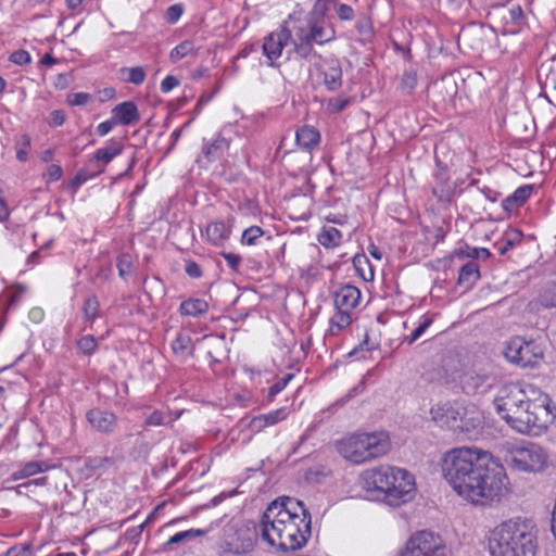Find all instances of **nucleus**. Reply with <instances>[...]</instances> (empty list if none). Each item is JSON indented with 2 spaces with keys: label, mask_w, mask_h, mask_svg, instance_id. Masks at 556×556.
<instances>
[{
  "label": "nucleus",
  "mask_w": 556,
  "mask_h": 556,
  "mask_svg": "<svg viewBox=\"0 0 556 556\" xmlns=\"http://www.w3.org/2000/svg\"><path fill=\"white\" fill-rule=\"evenodd\" d=\"M352 102L350 97L339 96L337 98H331L327 102V110L331 114H338L345 110Z\"/></svg>",
  "instance_id": "nucleus-38"
},
{
  "label": "nucleus",
  "mask_w": 556,
  "mask_h": 556,
  "mask_svg": "<svg viewBox=\"0 0 556 556\" xmlns=\"http://www.w3.org/2000/svg\"><path fill=\"white\" fill-rule=\"evenodd\" d=\"M362 482L365 490L375 492L390 507H400L410 502L416 494L414 476L394 466L367 469L362 475Z\"/></svg>",
  "instance_id": "nucleus-3"
},
{
  "label": "nucleus",
  "mask_w": 556,
  "mask_h": 556,
  "mask_svg": "<svg viewBox=\"0 0 556 556\" xmlns=\"http://www.w3.org/2000/svg\"><path fill=\"white\" fill-rule=\"evenodd\" d=\"M533 185H523L518 187L513 194L508 195L503 201L504 210L511 212L515 208L521 206L532 194Z\"/></svg>",
  "instance_id": "nucleus-25"
},
{
  "label": "nucleus",
  "mask_w": 556,
  "mask_h": 556,
  "mask_svg": "<svg viewBox=\"0 0 556 556\" xmlns=\"http://www.w3.org/2000/svg\"><path fill=\"white\" fill-rule=\"evenodd\" d=\"M433 421L441 428L446 427L454 430L457 427V419L459 415L464 414V405L458 402L454 403H440L434 405L431 410Z\"/></svg>",
  "instance_id": "nucleus-15"
},
{
  "label": "nucleus",
  "mask_w": 556,
  "mask_h": 556,
  "mask_svg": "<svg viewBox=\"0 0 556 556\" xmlns=\"http://www.w3.org/2000/svg\"><path fill=\"white\" fill-rule=\"evenodd\" d=\"M220 255L226 261L229 268H231L235 271L239 270V267L242 262V258L240 255L231 253V252H222Z\"/></svg>",
  "instance_id": "nucleus-50"
},
{
  "label": "nucleus",
  "mask_w": 556,
  "mask_h": 556,
  "mask_svg": "<svg viewBox=\"0 0 556 556\" xmlns=\"http://www.w3.org/2000/svg\"><path fill=\"white\" fill-rule=\"evenodd\" d=\"M491 556H535L538 535L532 520L514 518L498 525L489 540Z\"/></svg>",
  "instance_id": "nucleus-5"
},
{
  "label": "nucleus",
  "mask_w": 556,
  "mask_h": 556,
  "mask_svg": "<svg viewBox=\"0 0 556 556\" xmlns=\"http://www.w3.org/2000/svg\"><path fill=\"white\" fill-rule=\"evenodd\" d=\"M116 266L118 269V275L123 279H125L131 273V269H132V261H131L130 255H128V254L121 255L117 260Z\"/></svg>",
  "instance_id": "nucleus-45"
},
{
  "label": "nucleus",
  "mask_w": 556,
  "mask_h": 556,
  "mask_svg": "<svg viewBox=\"0 0 556 556\" xmlns=\"http://www.w3.org/2000/svg\"><path fill=\"white\" fill-rule=\"evenodd\" d=\"M180 81L177 77L173 75H167L161 83L160 89L163 93H168L174 88L179 86Z\"/></svg>",
  "instance_id": "nucleus-53"
},
{
  "label": "nucleus",
  "mask_w": 556,
  "mask_h": 556,
  "mask_svg": "<svg viewBox=\"0 0 556 556\" xmlns=\"http://www.w3.org/2000/svg\"><path fill=\"white\" fill-rule=\"evenodd\" d=\"M506 358L522 367H534L543 358V349L534 341L516 337L508 342Z\"/></svg>",
  "instance_id": "nucleus-12"
},
{
  "label": "nucleus",
  "mask_w": 556,
  "mask_h": 556,
  "mask_svg": "<svg viewBox=\"0 0 556 556\" xmlns=\"http://www.w3.org/2000/svg\"><path fill=\"white\" fill-rule=\"evenodd\" d=\"M231 227V224L224 220H213L205 228L206 238L212 244L223 247L230 237Z\"/></svg>",
  "instance_id": "nucleus-20"
},
{
  "label": "nucleus",
  "mask_w": 556,
  "mask_h": 556,
  "mask_svg": "<svg viewBox=\"0 0 556 556\" xmlns=\"http://www.w3.org/2000/svg\"><path fill=\"white\" fill-rule=\"evenodd\" d=\"M86 419L93 430L104 434L113 433L117 425V416L114 413L100 408L88 410Z\"/></svg>",
  "instance_id": "nucleus-16"
},
{
  "label": "nucleus",
  "mask_w": 556,
  "mask_h": 556,
  "mask_svg": "<svg viewBox=\"0 0 556 556\" xmlns=\"http://www.w3.org/2000/svg\"><path fill=\"white\" fill-rule=\"evenodd\" d=\"M191 346V338L186 334H178L172 342V350L176 355H185Z\"/></svg>",
  "instance_id": "nucleus-40"
},
{
  "label": "nucleus",
  "mask_w": 556,
  "mask_h": 556,
  "mask_svg": "<svg viewBox=\"0 0 556 556\" xmlns=\"http://www.w3.org/2000/svg\"><path fill=\"white\" fill-rule=\"evenodd\" d=\"M100 303L96 295H89L85 299L83 312L86 321L93 323L99 317Z\"/></svg>",
  "instance_id": "nucleus-35"
},
{
  "label": "nucleus",
  "mask_w": 556,
  "mask_h": 556,
  "mask_svg": "<svg viewBox=\"0 0 556 556\" xmlns=\"http://www.w3.org/2000/svg\"><path fill=\"white\" fill-rule=\"evenodd\" d=\"M98 343L93 336H84L77 342V348L87 355L92 354L97 350Z\"/></svg>",
  "instance_id": "nucleus-44"
},
{
  "label": "nucleus",
  "mask_w": 556,
  "mask_h": 556,
  "mask_svg": "<svg viewBox=\"0 0 556 556\" xmlns=\"http://www.w3.org/2000/svg\"><path fill=\"white\" fill-rule=\"evenodd\" d=\"M122 72L128 74V77L126 78V80L128 83L137 85V86L141 85L144 81L146 76H147L144 68L141 66L125 67V68H122Z\"/></svg>",
  "instance_id": "nucleus-41"
},
{
  "label": "nucleus",
  "mask_w": 556,
  "mask_h": 556,
  "mask_svg": "<svg viewBox=\"0 0 556 556\" xmlns=\"http://www.w3.org/2000/svg\"><path fill=\"white\" fill-rule=\"evenodd\" d=\"M361 290L352 285H343L333 293V301L336 309L352 311L361 302Z\"/></svg>",
  "instance_id": "nucleus-17"
},
{
  "label": "nucleus",
  "mask_w": 556,
  "mask_h": 556,
  "mask_svg": "<svg viewBox=\"0 0 556 556\" xmlns=\"http://www.w3.org/2000/svg\"><path fill=\"white\" fill-rule=\"evenodd\" d=\"M229 148V141L219 132L212 142H204L202 154L207 161H216L223 156Z\"/></svg>",
  "instance_id": "nucleus-23"
},
{
  "label": "nucleus",
  "mask_w": 556,
  "mask_h": 556,
  "mask_svg": "<svg viewBox=\"0 0 556 556\" xmlns=\"http://www.w3.org/2000/svg\"><path fill=\"white\" fill-rule=\"evenodd\" d=\"M290 38L291 30L286 26H281L278 30L270 33L264 38L262 49L269 66H274V62L282 55V50L290 41Z\"/></svg>",
  "instance_id": "nucleus-14"
},
{
  "label": "nucleus",
  "mask_w": 556,
  "mask_h": 556,
  "mask_svg": "<svg viewBox=\"0 0 556 556\" xmlns=\"http://www.w3.org/2000/svg\"><path fill=\"white\" fill-rule=\"evenodd\" d=\"M444 479L463 498L476 505L500 502L507 491L504 467L478 447H456L442 458Z\"/></svg>",
  "instance_id": "nucleus-1"
},
{
  "label": "nucleus",
  "mask_w": 556,
  "mask_h": 556,
  "mask_svg": "<svg viewBox=\"0 0 556 556\" xmlns=\"http://www.w3.org/2000/svg\"><path fill=\"white\" fill-rule=\"evenodd\" d=\"M337 14L342 21H352L354 18V10L345 3H340L337 7Z\"/></svg>",
  "instance_id": "nucleus-55"
},
{
  "label": "nucleus",
  "mask_w": 556,
  "mask_h": 556,
  "mask_svg": "<svg viewBox=\"0 0 556 556\" xmlns=\"http://www.w3.org/2000/svg\"><path fill=\"white\" fill-rule=\"evenodd\" d=\"M342 233L334 227L325 228L318 236V241L325 248H334L341 243Z\"/></svg>",
  "instance_id": "nucleus-33"
},
{
  "label": "nucleus",
  "mask_w": 556,
  "mask_h": 556,
  "mask_svg": "<svg viewBox=\"0 0 556 556\" xmlns=\"http://www.w3.org/2000/svg\"><path fill=\"white\" fill-rule=\"evenodd\" d=\"M113 118L122 125L136 124L140 119L137 105L132 101H125L112 110Z\"/></svg>",
  "instance_id": "nucleus-21"
},
{
  "label": "nucleus",
  "mask_w": 556,
  "mask_h": 556,
  "mask_svg": "<svg viewBox=\"0 0 556 556\" xmlns=\"http://www.w3.org/2000/svg\"><path fill=\"white\" fill-rule=\"evenodd\" d=\"M123 151V144L118 141L111 140L105 147L98 149L94 153L93 163L97 168H103L115 156Z\"/></svg>",
  "instance_id": "nucleus-22"
},
{
  "label": "nucleus",
  "mask_w": 556,
  "mask_h": 556,
  "mask_svg": "<svg viewBox=\"0 0 556 556\" xmlns=\"http://www.w3.org/2000/svg\"><path fill=\"white\" fill-rule=\"evenodd\" d=\"M31 58L30 54L25 50H17L14 51L10 55V61L17 65H25L30 62Z\"/></svg>",
  "instance_id": "nucleus-52"
},
{
  "label": "nucleus",
  "mask_w": 556,
  "mask_h": 556,
  "mask_svg": "<svg viewBox=\"0 0 556 556\" xmlns=\"http://www.w3.org/2000/svg\"><path fill=\"white\" fill-rule=\"evenodd\" d=\"M195 50L194 42L191 40H185L177 45L169 53V59L173 63H177L184 58L193 54Z\"/></svg>",
  "instance_id": "nucleus-34"
},
{
  "label": "nucleus",
  "mask_w": 556,
  "mask_h": 556,
  "mask_svg": "<svg viewBox=\"0 0 556 556\" xmlns=\"http://www.w3.org/2000/svg\"><path fill=\"white\" fill-rule=\"evenodd\" d=\"M294 377L293 374H287L285 377L279 379L277 382H275L270 388L268 392V400L273 401L274 397L280 393L289 383L290 380H292Z\"/></svg>",
  "instance_id": "nucleus-47"
},
{
  "label": "nucleus",
  "mask_w": 556,
  "mask_h": 556,
  "mask_svg": "<svg viewBox=\"0 0 556 556\" xmlns=\"http://www.w3.org/2000/svg\"><path fill=\"white\" fill-rule=\"evenodd\" d=\"M332 0H316L313 9L303 21H299L291 30L290 42L292 49L288 54L312 61L318 56L314 43L324 45L336 38L334 28L327 22L326 13Z\"/></svg>",
  "instance_id": "nucleus-4"
},
{
  "label": "nucleus",
  "mask_w": 556,
  "mask_h": 556,
  "mask_svg": "<svg viewBox=\"0 0 556 556\" xmlns=\"http://www.w3.org/2000/svg\"><path fill=\"white\" fill-rule=\"evenodd\" d=\"M341 456L354 464H363L386 455L390 450V439L386 432L354 433L337 443Z\"/></svg>",
  "instance_id": "nucleus-6"
},
{
  "label": "nucleus",
  "mask_w": 556,
  "mask_h": 556,
  "mask_svg": "<svg viewBox=\"0 0 556 556\" xmlns=\"http://www.w3.org/2000/svg\"><path fill=\"white\" fill-rule=\"evenodd\" d=\"M396 556H450V549L440 534L421 530L409 536Z\"/></svg>",
  "instance_id": "nucleus-8"
},
{
  "label": "nucleus",
  "mask_w": 556,
  "mask_h": 556,
  "mask_svg": "<svg viewBox=\"0 0 556 556\" xmlns=\"http://www.w3.org/2000/svg\"><path fill=\"white\" fill-rule=\"evenodd\" d=\"M103 172V168H97L94 172H89L88 169H80L77 172L73 179V185L80 186L85 182H87L92 177H96L97 175L101 174Z\"/></svg>",
  "instance_id": "nucleus-48"
},
{
  "label": "nucleus",
  "mask_w": 556,
  "mask_h": 556,
  "mask_svg": "<svg viewBox=\"0 0 556 556\" xmlns=\"http://www.w3.org/2000/svg\"><path fill=\"white\" fill-rule=\"evenodd\" d=\"M417 85L416 74L413 72H405L402 77V86L409 91L414 90Z\"/></svg>",
  "instance_id": "nucleus-59"
},
{
  "label": "nucleus",
  "mask_w": 556,
  "mask_h": 556,
  "mask_svg": "<svg viewBox=\"0 0 556 556\" xmlns=\"http://www.w3.org/2000/svg\"><path fill=\"white\" fill-rule=\"evenodd\" d=\"M455 254L458 258H471V260H476V258H480V257H483V258H488L491 253L488 249L485 248H472V247H469V245H466L465 248H459L455 251Z\"/></svg>",
  "instance_id": "nucleus-36"
},
{
  "label": "nucleus",
  "mask_w": 556,
  "mask_h": 556,
  "mask_svg": "<svg viewBox=\"0 0 556 556\" xmlns=\"http://www.w3.org/2000/svg\"><path fill=\"white\" fill-rule=\"evenodd\" d=\"M480 278L479 266L475 261H469L460 268L457 283L470 288Z\"/></svg>",
  "instance_id": "nucleus-30"
},
{
  "label": "nucleus",
  "mask_w": 556,
  "mask_h": 556,
  "mask_svg": "<svg viewBox=\"0 0 556 556\" xmlns=\"http://www.w3.org/2000/svg\"><path fill=\"white\" fill-rule=\"evenodd\" d=\"M376 349V345L375 344H370L369 343V338H368V333L365 334V339L359 343L358 346L354 348L350 353L349 355L350 356H353V355H357L359 352H369V351H372Z\"/></svg>",
  "instance_id": "nucleus-57"
},
{
  "label": "nucleus",
  "mask_w": 556,
  "mask_h": 556,
  "mask_svg": "<svg viewBox=\"0 0 556 556\" xmlns=\"http://www.w3.org/2000/svg\"><path fill=\"white\" fill-rule=\"evenodd\" d=\"M205 533L206 531L202 529H189L186 531L177 532L166 541V543L164 544V548L170 547L172 545L176 544L187 543L198 536L205 535Z\"/></svg>",
  "instance_id": "nucleus-32"
},
{
  "label": "nucleus",
  "mask_w": 556,
  "mask_h": 556,
  "mask_svg": "<svg viewBox=\"0 0 556 556\" xmlns=\"http://www.w3.org/2000/svg\"><path fill=\"white\" fill-rule=\"evenodd\" d=\"M16 148V159L21 162H25L28 156V151L30 149V137L26 134L22 135L15 144Z\"/></svg>",
  "instance_id": "nucleus-42"
},
{
  "label": "nucleus",
  "mask_w": 556,
  "mask_h": 556,
  "mask_svg": "<svg viewBox=\"0 0 556 556\" xmlns=\"http://www.w3.org/2000/svg\"><path fill=\"white\" fill-rule=\"evenodd\" d=\"M90 99V96L85 92L73 93L68 97V103L72 105H85Z\"/></svg>",
  "instance_id": "nucleus-60"
},
{
  "label": "nucleus",
  "mask_w": 556,
  "mask_h": 556,
  "mask_svg": "<svg viewBox=\"0 0 556 556\" xmlns=\"http://www.w3.org/2000/svg\"><path fill=\"white\" fill-rule=\"evenodd\" d=\"M261 538L281 551L305 546L311 534V514L301 501L281 496L265 509L260 522Z\"/></svg>",
  "instance_id": "nucleus-2"
},
{
  "label": "nucleus",
  "mask_w": 556,
  "mask_h": 556,
  "mask_svg": "<svg viewBox=\"0 0 556 556\" xmlns=\"http://www.w3.org/2000/svg\"><path fill=\"white\" fill-rule=\"evenodd\" d=\"M523 18V11L520 5H515L507 10V15L504 16L506 22L518 25Z\"/></svg>",
  "instance_id": "nucleus-49"
},
{
  "label": "nucleus",
  "mask_w": 556,
  "mask_h": 556,
  "mask_svg": "<svg viewBox=\"0 0 556 556\" xmlns=\"http://www.w3.org/2000/svg\"><path fill=\"white\" fill-rule=\"evenodd\" d=\"M522 241V233L518 229H511L505 233L504 238L501 241H497L494 244V248L501 255H505L507 252L513 250L516 245L520 244Z\"/></svg>",
  "instance_id": "nucleus-31"
},
{
  "label": "nucleus",
  "mask_w": 556,
  "mask_h": 556,
  "mask_svg": "<svg viewBox=\"0 0 556 556\" xmlns=\"http://www.w3.org/2000/svg\"><path fill=\"white\" fill-rule=\"evenodd\" d=\"M353 321L352 311L336 309V313L329 320L328 332L331 336H337L342 330L346 329Z\"/></svg>",
  "instance_id": "nucleus-27"
},
{
  "label": "nucleus",
  "mask_w": 556,
  "mask_h": 556,
  "mask_svg": "<svg viewBox=\"0 0 556 556\" xmlns=\"http://www.w3.org/2000/svg\"><path fill=\"white\" fill-rule=\"evenodd\" d=\"M496 377L485 370H467L459 379L463 391L468 395H483L496 384Z\"/></svg>",
  "instance_id": "nucleus-13"
},
{
  "label": "nucleus",
  "mask_w": 556,
  "mask_h": 556,
  "mask_svg": "<svg viewBox=\"0 0 556 556\" xmlns=\"http://www.w3.org/2000/svg\"><path fill=\"white\" fill-rule=\"evenodd\" d=\"M555 287L556 285L551 287L542 296L543 304L546 307H556V291L554 290Z\"/></svg>",
  "instance_id": "nucleus-58"
},
{
  "label": "nucleus",
  "mask_w": 556,
  "mask_h": 556,
  "mask_svg": "<svg viewBox=\"0 0 556 556\" xmlns=\"http://www.w3.org/2000/svg\"><path fill=\"white\" fill-rule=\"evenodd\" d=\"M184 8L181 4L176 3L167 8L166 17L172 24L176 23L182 15Z\"/></svg>",
  "instance_id": "nucleus-51"
},
{
  "label": "nucleus",
  "mask_w": 556,
  "mask_h": 556,
  "mask_svg": "<svg viewBox=\"0 0 556 556\" xmlns=\"http://www.w3.org/2000/svg\"><path fill=\"white\" fill-rule=\"evenodd\" d=\"M455 187L451 182L446 167L437 165L433 174L432 192L440 201H448L454 194Z\"/></svg>",
  "instance_id": "nucleus-18"
},
{
  "label": "nucleus",
  "mask_w": 556,
  "mask_h": 556,
  "mask_svg": "<svg viewBox=\"0 0 556 556\" xmlns=\"http://www.w3.org/2000/svg\"><path fill=\"white\" fill-rule=\"evenodd\" d=\"M116 124L117 123L113 117L111 119L104 121L98 125L97 132L99 136L103 137L108 135Z\"/></svg>",
  "instance_id": "nucleus-61"
},
{
  "label": "nucleus",
  "mask_w": 556,
  "mask_h": 556,
  "mask_svg": "<svg viewBox=\"0 0 556 556\" xmlns=\"http://www.w3.org/2000/svg\"><path fill=\"white\" fill-rule=\"evenodd\" d=\"M432 318L425 317L424 320L419 324V326L406 338V342L410 345L416 342L425 331L431 326Z\"/></svg>",
  "instance_id": "nucleus-46"
},
{
  "label": "nucleus",
  "mask_w": 556,
  "mask_h": 556,
  "mask_svg": "<svg viewBox=\"0 0 556 556\" xmlns=\"http://www.w3.org/2000/svg\"><path fill=\"white\" fill-rule=\"evenodd\" d=\"M170 421L169 414L163 410H153L149 416H147L143 427L150 428V427H159L167 425Z\"/></svg>",
  "instance_id": "nucleus-37"
},
{
  "label": "nucleus",
  "mask_w": 556,
  "mask_h": 556,
  "mask_svg": "<svg viewBox=\"0 0 556 556\" xmlns=\"http://www.w3.org/2000/svg\"><path fill=\"white\" fill-rule=\"evenodd\" d=\"M356 28L364 38L368 39L372 35V27L370 21L367 18H361L356 23Z\"/></svg>",
  "instance_id": "nucleus-54"
},
{
  "label": "nucleus",
  "mask_w": 556,
  "mask_h": 556,
  "mask_svg": "<svg viewBox=\"0 0 556 556\" xmlns=\"http://www.w3.org/2000/svg\"><path fill=\"white\" fill-rule=\"evenodd\" d=\"M287 416H288V410L285 407H281V408H278V409H275L267 414L262 415L263 420L265 421V425L267 427L274 426V425L278 424L279 421L285 420L287 418Z\"/></svg>",
  "instance_id": "nucleus-43"
},
{
  "label": "nucleus",
  "mask_w": 556,
  "mask_h": 556,
  "mask_svg": "<svg viewBox=\"0 0 556 556\" xmlns=\"http://www.w3.org/2000/svg\"><path fill=\"white\" fill-rule=\"evenodd\" d=\"M50 469V466L41 460H30L28 463H25L23 466H21L18 469L13 471L12 473V480L18 481L22 479L29 478L31 476H35L40 472H45Z\"/></svg>",
  "instance_id": "nucleus-26"
},
{
  "label": "nucleus",
  "mask_w": 556,
  "mask_h": 556,
  "mask_svg": "<svg viewBox=\"0 0 556 556\" xmlns=\"http://www.w3.org/2000/svg\"><path fill=\"white\" fill-rule=\"evenodd\" d=\"M28 317L31 321L39 324L45 317V312L40 307H33L28 313Z\"/></svg>",
  "instance_id": "nucleus-64"
},
{
  "label": "nucleus",
  "mask_w": 556,
  "mask_h": 556,
  "mask_svg": "<svg viewBox=\"0 0 556 556\" xmlns=\"http://www.w3.org/2000/svg\"><path fill=\"white\" fill-rule=\"evenodd\" d=\"M208 311V304L203 299H188L181 302L179 313L182 316L199 317Z\"/></svg>",
  "instance_id": "nucleus-29"
},
{
  "label": "nucleus",
  "mask_w": 556,
  "mask_h": 556,
  "mask_svg": "<svg viewBox=\"0 0 556 556\" xmlns=\"http://www.w3.org/2000/svg\"><path fill=\"white\" fill-rule=\"evenodd\" d=\"M264 235V231L258 226H251L243 230L241 236V243L244 245H255L256 240Z\"/></svg>",
  "instance_id": "nucleus-39"
},
{
  "label": "nucleus",
  "mask_w": 556,
  "mask_h": 556,
  "mask_svg": "<svg viewBox=\"0 0 556 556\" xmlns=\"http://www.w3.org/2000/svg\"><path fill=\"white\" fill-rule=\"evenodd\" d=\"M459 417L456 422L457 427L453 430V432L458 434L464 433L470 437L472 432L480 428L482 422L481 414L475 406L467 407L464 405V414H460Z\"/></svg>",
  "instance_id": "nucleus-19"
},
{
  "label": "nucleus",
  "mask_w": 556,
  "mask_h": 556,
  "mask_svg": "<svg viewBox=\"0 0 556 556\" xmlns=\"http://www.w3.org/2000/svg\"><path fill=\"white\" fill-rule=\"evenodd\" d=\"M258 531L254 525H243L225 535L218 556H247L255 546Z\"/></svg>",
  "instance_id": "nucleus-10"
},
{
  "label": "nucleus",
  "mask_w": 556,
  "mask_h": 556,
  "mask_svg": "<svg viewBox=\"0 0 556 556\" xmlns=\"http://www.w3.org/2000/svg\"><path fill=\"white\" fill-rule=\"evenodd\" d=\"M267 426L265 425L262 415L253 417L249 424V428L253 432H261Z\"/></svg>",
  "instance_id": "nucleus-62"
},
{
  "label": "nucleus",
  "mask_w": 556,
  "mask_h": 556,
  "mask_svg": "<svg viewBox=\"0 0 556 556\" xmlns=\"http://www.w3.org/2000/svg\"><path fill=\"white\" fill-rule=\"evenodd\" d=\"M505 462L517 471L539 472L547 463V453L534 443L515 445L508 450Z\"/></svg>",
  "instance_id": "nucleus-7"
},
{
  "label": "nucleus",
  "mask_w": 556,
  "mask_h": 556,
  "mask_svg": "<svg viewBox=\"0 0 556 556\" xmlns=\"http://www.w3.org/2000/svg\"><path fill=\"white\" fill-rule=\"evenodd\" d=\"M323 75L324 85L329 91H336L342 86V68L338 60H331Z\"/></svg>",
  "instance_id": "nucleus-24"
},
{
  "label": "nucleus",
  "mask_w": 556,
  "mask_h": 556,
  "mask_svg": "<svg viewBox=\"0 0 556 556\" xmlns=\"http://www.w3.org/2000/svg\"><path fill=\"white\" fill-rule=\"evenodd\" d=\"M514 418L515 422L511 425V428L519 433L529 435L541 434L552 420L546 406L530 400Z\"/></svg>",
  "instance_id": "nucleus-9"
},
{
  "label": "nucleus",
  "mask_w": 556,
  "mask_h": 556,
  "mask_svg": "<svg viewBox=\"0 0 556 556\" xmlns=\"http://www.w3.org/2000/svg\"><path fill=\"white\" fill-rule=\"evenodd\" d=\"M320 139L319 132L309 126H303L295 132V141L296 143L306 150H312L315 148Z\"/></svg>",
  "instance_id": "nucleus-28"
},
{
  "label": "nucleus",
  "mask_w": 556,
  "mask_h": 556,
  "mask_svg": "<svg viewBox=\"0 0 556 556\" xmlns=\"http://www.w3.org/2000/svg\"><path fill=\"white\" fill-rule=\"evenodd\" d=\"M185 271L191 278H200L203 274L200 265L194 261L186 262Z\"/></svg>",
  "instance_id": "nucleus-56"
},
{
  "label": "nucleus",
  "mask_w": 556,
  "mask_h": 556,
  "mask_svg": "<svg viewBox=\"0 0 556 556\" xmlns=\"http://www.w3.org/2000/svg\"><path fill=\"white\" fill-rule=\"evenodd\" d=\"M529 400L520 386L507 383L502 386L494 399V406L497 414L511 427L522 407Z\"/></svg>",
  "instance_id": "nucleus-11"
},
{
  "label": "nucleus",
  "mask_w": 556,
  "mask_h": 556,
  "mask_svg": "<svg viewBox=\"0 0 556 556\" xmlns=\"http://www.w3.org/2000/svg\"><path fill=\"white\" fill-rule=\"evenodd\" d=\"M30 549L27 546L23 547H11L8 549L5 556H29Z\"/></svg>",
  "instance_id": "nucleus-63"
}]
</instances>
